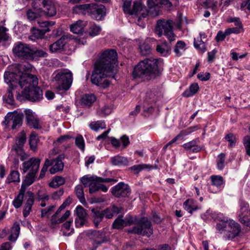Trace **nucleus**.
<instances>
[{"label":"nucleus","instance_id":"nucleus-1","mask_svg":"<svg viewBox=\"0 0 250 250\" xmlns=\"http://www.w3.org/2000/svg\"><path fill=\"white\" fill-rule=\"evenodd\" d=\"M117 61V53L115 50L104 52L95 63L91 77L92 83L104 88L107 87L110 84L109 79L114 78Z\"/></svg>","mask_w":250,"mask_h":250},{"label":"nucleus","instance_id":"nucleus-2","mask_svg":"<svg viewBox=\"0 0 250 250\" xmlns=\"http://www.w3.org/2000/svg\"><path fill=\"white\" fill-rule=\"evenodd\" d=\"M160 59L147 58L141 61L134 68L132 77L143 81L154 79L160 73L159 64Z\"/></svg>","mask_w":250,"mask_h":250},{"label":"nucleus","instance_id":"nucleus-3","mask_svg":"<svg viewBox=\"0 0 250 250\" xmlns=\"http://www.w3.org/2000/svg\"><path fill=\"white\" fill-rule=\"evenodd\" d=\"M38 84V80L35 75L25 74L21 77L19 85L21 88L24 87L21 93L23 98L32 102L40 101L42 98V92Z\"/></svg>","mask_w":250,"mask_h":250},{"label":"nucleus","instance_id":"nucleus-4","mask_svg":"<svg viewBox=\"0 0 250 250\" xmlns=\"http://www.w3.org/2000/svg\"><path fill=\"white\" fill-rule=\"evenodd\" d=\"M216 228L220 233H223L224 237L228 240L234 239L241 231L240 225L233 220L221 221L216 224Z\"/></svg>","mask_w":250,"mask_h":250},{"label":"nucleus","instance_id":"nucleus-5","mask_svg":"<svg viewBox=\"0 0 250 250\" xmlns=\"http://www.w3.org/2000/svg\"><path fill=\"white\" fill-rule=\"evenodd\" d=\"M52 81L58 84L59 89L67 90L73 82L72 73L68 69L57 70L52 75Z\"/></svg>","mask_w":250,"mask_h":250},{"label":"nucleus","instance_id":"nucleus-6","mask_svg":"<svg viewBox=\"0 0 250 250\" xmlns=\"http://www.w3.org/2000/svg\"><path fill=\"white\" fill-rule=\"evenodd\" d=\"M5 82L8 84L9 88L7 93L3 96V99L5 102L11 105L14 104V99L12 90L19 84V77L11 72H6L4 75Z\"/></svg>","mask_w":250,"mask_h":250},{"label":"nucleus","instance_id":"nucleus-7","mask_svg":"<svg viewBox=\"0 0 250 250\" xmlns=\"http://www.w3.org/2000/svg\"><path fill=\"white\" fill-rule=\"evenodd\" d=\"M128 232L149 237L153 234V230L151 222L146 217H142L136 225L129 229Z\"/></svg>","mask_w":250,"mask_h":250},{"label":"nucleus","instance_id":"nucleus-8","mask_svg":"<svg viewBox=\"0 0 250 250\" xmlns=\"http://www.w3.org/2000/svg\"><path fill=\"white\" fill-rule=\"evenodd\" d=\"M26 141V136L25 132L22 131L20 133L16 140L15 144L13 146L12 151H14L17 155L20 156L21 161H24L27 159L28 156L24 152L23 147Z\"/></svg>","mask_w":250,"mask_h":250},{"label":"nucleus","instance_id":"nucleus-9","mask_svg":"<svg viewBox=\"0 0 250 250\" xmlns=\"http://www.w3.org/2000/svg\"><path fill=\"white\" fill-rule=\"evenodd\" d=\"M23 115L22 113L18 112L15 110L13 112H8L5 117L4 123L7 126L11 124V128L14 129L17 126L22 125Z\"/></svg>","mask_w":250,"mask_h":250},{"label":"nucleus","instance_id":"nucleus-10","mask_svg":"<svg viewBox=\"0 0 250 250\" xmlns=\"http://www.w3.org/2000/svg\"><path fill=\"white\" fill-rule=\"evenodd\" d=\"M147 5L149 8L150 15L156 17L159 15L161 6L164 5L170 7L172 3L169 0H147Z\"/></svg>","mask_w":250,"mask_h":250},{"label":"nucleus","instance_id":"nucleus-11","mask_svg":"<svg viewBox=\"0 0 250 250\" xmlns=\"http://www.w3.org/2000/svg\"><path fill=\"white\" fill-rule=\"evenodd\" d=\"M111 192L116 198H126L130 195L131 189L128 185L121 182L112 188Z\"/></svg>","mask_w":250,"mask_h":250},{"label":"nucleus","instance_id":"nucleus-12","mask_svg":"<svg viewBox=\"0 0 250 250\" xmlns=\"http://www.w3.org/2000/svg\"><path fill=\"white\" fill-rule=\"evenodd\" d=\"M30 51L31 47L28 44L20 42L15 43L12 49V52L15 56L28 60Z\"/></svg>","mask_w":250,"mask_h":250},{"label":"nucleus","instance_id":"nucleus-13","mask_svg":"<svg viewBox=\"0 0 250 250\" xmlns=\"http://www.w3.org/2000/svg\"><path fill=\"white\" fill-rule=\"evenodd\" d=\"M149 8L146 9L144 7L140 0H136L134 1L132 8L130 9L129 15H135L138 17V21L141 18H146L147 15H150Z\"/></svg>","mask_w":250,"mask_h":250},{"label":"nucleus","instance_id":"nucleus-14","mask_svg":"<svg viewBox=\"0 0 250 250\" xmlns=\"http://www.w3.org/2000/svg\"><path fill=\"white\" fill-rule=\"evenodd\" d=\"M41 159L37 157L31 158L29 160L22 163V170L23 173L29 172L37 173L39 169Z\"/></svg>","mask_w":250,"mask_h":250},{"label":"nucleus","instance_id":"nucleus-15","mask_svg":"<svg viewBox=\"0 0 250 250\" xmlns=\"http://www.w3.org/2000/svg\"><path fill=\"white\" fill-rule=\"evenodd\" d=\"M106 9L103 5H98L96 3H91L89 15L92 19L101 21L105 16Z\"/></svg>","mask_w":250,"mask_h":250},{"label":"nucleus","instance_id":"nucleus-16","mask_svg":"<svg viewBox=\"0 0 250 250\" xmlns=\"http://www.w3.org/2000/svg\"><path fill=\"white\" fill-rule=\"evenodd\" d=\"M172 21L171 20H158L155 27L156 33L159 37H161L163 34L165 35L168 31L172 29Z\"/></svg>","mask_w":250,"mask_h":250},{"label":"nucleus","instance_id":"nucleus-17","mask_svg":"<svg viewBox=\"0 0 250 250\" xmlns=\"http://www.w3.org/2000/svg\"><path fill=\"white\" fill-rule=\"evenodd\" d=\"M239 218V220L242 224L250 227V210L248 204L241 203Z\"/></svg>","mask_w":250,"mask_h":250},{"label":"nucleus","instance_id":"nucleus-18","mask_svg":"<svg viewBox=\"0 0 250 250\" xmlns=\"http://www.w3.org/2000/svg\"><path fill=\"white\" fill-rule=\"evenodd\" d=\"M42 4L43 7V12L48 17H52L56 15V8L52 0H42Z\"/></svg>","mask_w":250,"mask_h":250},{"label":"nucleus","instance_id":"nucleus-19","mask_svg":"<svg viewBox=\"0 0 250 250\" xmlns=\"http://www.w3.org/2000/svg\"><path fill=\"white\" fill-rule=\"evenodd\" d=\"M103 179H109L110 181L108 182H93L92 184L90 185V188H89V192L90 194L95 193L100 190L103 192H106L108 190V188L105 185L103 184V183H109L113 182V183L117 182V180L112 178H103Z\"/></svg>","mask_w":250,"mask_h":250},{"label":"nucleus","instance_id":"nucleus-20","mask_svg":"<svg viewBox=\"0 0 250 250\" xmlns=\"http://www.w3.org/2000/svg\"><path fill=\"white\" fill-rule=\"evenodd\" d=\"M25 114L26 121L28 126L35 129H39L42 127L39 124V119L33 115L31 110L26 109Z\"/></svg>","mask_w":250,"mask_h":250},{"label":"nucleus","instance_id":"nucleus-21","mask_svg":"<svg viewBox=\"0 0 250 250\" xmlns=\"http://www.w3.org/2000/svg\"><path fill=\"white\" fill-rule=\"evenodd\" d=\"M75 212L78 218L75 219V224L77 227H82L86 219L87 213L86 210L82 206H78L77 207Z\"/></svg>","mask_w":250,"mask_h":250},{"label":"nucleus","instance_id":"nucleus-22","mask_svg":"<svg viewBox=\"0 0 250 250\" xmlns=\"http://www.w3.org/2000/svg\"><path fill=\"white\" fill-rule=\"evenodd\" d=\"M162 97L161 92L157 89L150 90L146 93L144 102L148 104L155 103Z\"/></svg>","mask_w":250,"mask_h":250},{"label":"nucleus","instance_id":"nucleus-23","mask_svg":"<svg viewBox=\"0 0 250 250\" xmlns=\"http://www.w3.org/2000/svg\"><path fill=\"white\" fill-rule=\"evenodd\" d=\"M88 235L90 239L93 240L98 245H100L107 241L105 234L102 231L90 230L89 231Z\"/></svg>","mask_w":250,"mask_h":250},{"label":"nucleus","instance_id":"nucleus-24","mask_svg":"<svg viewBox=\"0 0 250 250\" xmlns=\"http://www.w3.org/2000/svg\"><path fill=\"white\" fill-rule=\"evenodd\" d=\"M64 158V155L62 154L58 156L56 159L53 160L52 167L49 169L51 174H53L59 171H62L63 170L64 165L62 160Z\"/></svg>","mask_w":250,"mask_h":250},{"label":"nucleus","instance_id":"nucleus-25","mask_svg":"<svg viewBox=\"0 0 250 250\" xmlns=\"http://www.w3.org/2000/svg\"><path fill=\"white\" fill-rule=\"evenodd\" d=\"M26 194L28 198L26 200L23 210V215L25 218L30 214L35 201V196L32 192L28 191Z\"/></svg>","mask_w":250,"mask_h":250},{"label":"nucleus","instance_id":"nucleus-26","mask_svg":"<svg viewBox=\"0 0 250 250\" xmlns=\"http://www.w3.org/2000/svg\"><path fill=\"white\" fill-rule=\"evenodd\" d=\"M81 181L84 185V187H89V188H90V185L92 184L93 182H108L110 181V180L103 179L102 177L97 176L88 177L85 175L81 178Z\"/></svg>","mask_w":250,"mask_h":250},{"label":"nucleus","instance_id":"nucleus-27","mask_svg":"<svg viewBox=\"0 0 250 250\" xmlns=\"http://www.w3.org/2000/svg\"><path fill=\"white\" fill-rule=\"evenodd\" d=\"M68 38L67 36L63 35L61 37V38L57 41L54 43L51 44L49 46V50L52 52H57L58 50H59L62 49L64 45V44L66 43V41L68 40Z\"/></svg>","mask_w":250,"mask_h":250},{"label":"nucleus","instance_id":"nucleus-28","mask_svg":"<svg viewBox=\"0 0 250 250\" xmlns=\"http://www.w3.org/2000/svg\"><path fill=\"white\" fill-rule=\"evenodd\" d=\"M32 35L28 37L30 40L35 41L37 39H41L44 36L46 32H49L50 30L41 29L33 27L31 29Z\"/></svg>","mask_w":250,"mask_h":250},{"label":"nucleus","instance_id":"nucleus-29","mask_svg":"<svg viewBox=\"0 0 250 250\" xmlns=\"http://www.w3.org/2000/svg\"><path fill=\"white\" fill-rule=\"evenodd\" d=\"M110 162L112 165L117 166H126L129 164V160L127 158L119 155L111 157Z\"/></svg>","mask_w":250,"mask_h":250},{"label":"nucleus","instance_id":"nucleus-30","mask_svg":"<svg viewBox=\"0 0 250 250\" xmlns=\"http://www.w3.org/2000/svg\"><path fill=\"white\" fill-rule=\"evenodd\" d=\"M198 139L193 140L183 145V147L187 150L192 152H198L201 150L200 146L197 145Z\"/></svg>","mask_w":250,"mask_h":250},{"label":"nucleus","instance_id":"nucleus-31","mask_svg":"<svg viewBox=\"0 0 250 250\" xmlns=\"http://www.w3.org/2000/svg\"><path fill=\"white\" fill-rule=\"evenodd\" d=\"M103 210L104 216L107 219H111L120 212L121 208L115 205H112Z\"/></svg>","mask_w":250,"mask_h":250},{"label":"nucleus","instance_id":"nucleus-32","mask_svg":"<svg viewBox=\"0 0 250 250\" xmlns=\"http://www.w3.org/2000/svg\"><path fill=\"white\" fill-rule=\"evenodd\" d=\"M85 26V23L83 21L79 20L70 26V29L74 34H82Z\"/></svg>","mask_w":250,"mask_h":250},{"label":"nucleus","instance_id":"nucleus-33","mask_svg":"<svg viewBox=\"0 0 250 250\" xmlns=\"http://www.w3.org/2000/svg\"><path fill=\"white\" fill-rule=\"evenodd\" d=\"M47 56V53L41 49H34L31 48L30 57L29 60H38L41 58H45Z\"/></svg>","mask_w":250,"mask_h":250},{"label":"nucleus","instance_id":"nucleus-34","mask_svg":"<svg viewBox=\"0 0 250 250\" xmlns=\"http://www.w3.org/2000/svg\"><path fill=\"white\" fill-rule=\"evenodd\" d=\"M91 3L77 5L73 8V12L76 14H89Z\"/></svg>","mask_w":250,"mask_h":250},{"label":"nucleus","instance_id":"nucleus-35","mask_svg":"<svg viewBox=\"0 0 250 250\" xmlns=\"http://www.w3.org/2000/svg\"><path fill=\"white\" fill-rule=\"evenodd\" d=\"M91 211L93 213L94 223L95 226L97 227L104 217V210H101L98 208H93Z\"/></svg>","mask_w":250,"mask_h":250},{"label":"nucleus","instance_id":"nucleus-36","mask_svg":"<svg viewBox=\"0 0 250 250\" xmlns=\"http://www.w3.org/2000/svg\"><path fill=\"white\" fill-rule=\"evenodd\" d=\"M96 98L92 94H86L83 95L81 99V104L86 106H91L96 101Z\"/></svg>","mask_w":250,"mask_h":250},{"label":"nucleus","instance_id":"nucleus-37","mask_svg":"<svg viewBox=\"0 0 250 250\" xmlns=\"http://www.w3.org/2000/svg\"><path fill=\"white\" fill-rule=\"evenodd\" d=\"M20 225L18 223H15L11 229V234L8 237V240L11 242H15L20 233Z\"/></svg>","mask_w":250,"mask_h":250},{"label":"nucleus","instance_id":"nucleus-38","mask_svg":"<svg viewBox=\"0 0 250 250\" xmlns=\"http://www.w3.org/2000/svg\"><path fill=\"white\" fill-rule=\"evenodd\" d=\"M156 49L158 53H159L163 56H166L171 50V47L168 45L166 42H164L157 44Z\"/></svg>","mask_w":250,"mask_h":250},{"label":"nucleus","instance_id":"nucleus-39","mask_svg":"<svg viewBox=\"0 0 250 250\" xmlns=\"http://www.w3.org/2000/svg\"><path fill=\"white\" fill-rule=\"evenodd\" d=\"M70 215L69 210H66L64 214L59 218H58V215L54 214L51 216V221L52 224H60L66 220Z\"/></svg>","mask_w":250,"mask_h":250},{"label":"nucleus","instance_id":"nucleus-40","mask_svg":"<svg viewBox=\"0 0 250 250\" xmlns=\"http://www.w3.org/2000/svg\"><path fill=\"white\" fill-rule=\"evenodd\" d=\"M38 142L39 139L37 138V133L34 131H32L30 135L29 140V144L31 150L34 151H36Z\"/></svg>","mask_w":250,"mask_h":250},{"label":"nucleus","instance_id":"nucleus-41","mask_svg":"<svg viewBox=\"0 0 250 250\" xmlns=\"http://www.w3.org/2000/svg\"><path fill=\"white\" fill-rule=\"evenodd\" d=\"M199 89V86L197 83H192L188 89L184 91L183 93V96L186 97L192 96L198 92Z\"/></svg>","mask_w":250,"mask_h":250},{"label":"nucleus","instance_id":"nucleus-42","mask_svg":"<svg viewBox=\"0 0 250 250\" xmlns=\"http://www.w3.org/2000/svg\"><path fill=\"white\" fill-rule=\"evenodd\" d=\"M65 179L61 176H56L49 183V187L56 188L65 183Z\"/></svg>","mask_w":250,"mask_h":250},{"label":"nucleus","instance_id":"nucleus-43","mask_svg":"<svg viewBox=\"0 0 250 250\" xmlns=\"http://www.w3.org/2000/svg\"><path fill=\"white\" fill-rule=\"evenodd\" d=\"M75 192L77 198L79 199L82 203L85 202V200L84 196L83 189V186L81 185H77L75 188Z\"/></svg>","mask_w":250,"mask_h":250},{"label":"nucleus","instance_id":"nucleus-44","mask_svg":"<svg viewBox=\"0 0 250 250\" xmlns=\"http://www.w3.org/2000/svg\"><path fill=\"white\" fill-rule=\"evenodd\" d=\"M122 215L118 216L112 224L114 229H121L126 226V222L123 219Z\"/></svg>","mask_w":250,"mask_h":250},{"label":"nucleus","instance_id":"nucleus-45","mask_svg":"<svg viewBox=\"0 0 250 250\" xmlns=\"http://www.w3.org/2000/svg\"><path fill=\"white\" fill-rule=\"evenodd\" d=\"M89 127L92 130L97 131L101 129L105 128L106 125L104 121H98L91 123Z\"/></svg>","mask_w":250,"mask_h":250},{"label":"nucleus","instance_id":"nucleus-46","mask_svg":"<svg viewBox=\"0 0 250 250\" xmlns=\"http://www.w3.org/2000/svg\"><path fill=\"white\" fill-rule=\"evenodd\" d=\"M183 206L185 209L190 213H192L193 211L196 210L198 208V207L194 205L191 200H187L184 202Z\"/></svg>","mask_w":250,"mask_h":250},{"label":"nucleus","instance_id":"nucleus-47","mask_svg":"<svg viewBox=\"0 0 250 250\" xmlns=\"http://www.w3.org/2000/svg\"><path fill=\"white\" fill-rule=\"evenodd\" d=\"M200 40H196L195 38L194 40V47L200 50L201 52L204 53L207 50L205 42L201 40L202 34H200Z\"/></svg>","mask_w":250,"mask_h":250},{"label":"nucleus","instance_id":"nucleus-48","mask_svg":"<svg viewBox=\"0 0 250 250\" xmlns=\"http://www.w3.org/2000/svg\"><path fill=\"white\" fill-rule=\"evenodd\" d=\"M7 180L8 183L11 182H20V173L18 171L12 170L9 174Z\"/></svg>","mask_w":250,"mask_h":250},{"label":"nucleus","instance_id":"nucleus-49","mask_svg":"<svg viewBox=\"0 0 250 250\" xmlns=\"http://www.w3.org/2000/svg\"><path fill=\"white\" fill-rule=\"evenodd\" d=\"M186 44L183 41H178L175 47L174 51L176 54L177 56H180L182 55V52L185 50Z\"/></svg>","mask_w":250,"mask_h":250},{"label":"nucleus","instance_id":"nucleus-50","mask_svg":"<svg viewBox=\"0 0 250 250\" xmlns=\"http://www.w3.org/2000/svg\"><path fill=\"white\" fill-rule=\"evenodd\" d=\"M210 179L212 185L217 187L221 186L224 183V179L221 176L212 175Z\"/></svg>","mask_w":250,"mask_h":250},{"label":"nucleus","instance_id":"nucleus-51","mask_svg":"<svg viewBox=\"0 0 250 250\" xmlns=\"http://www.w3.org/2000/svg\"><path fill=\"white\" fill-rule=\"evenodd\" d=\"M36 174L33 172H29L22 182L27 186H30L34 182Z\"/></svg>","mask_w":250,"mask_h":250},{"label":"nucleus","instance_id":"nucleus-52","mask_svg":"<svg viewBox=\"0 0 250 250\" xmlns=\"http://www.w3.org/2000/svg\"><path fill=\"white\" fill-rule=\"evenodd\" d=\"M17 69L18 70L19 74L18 75L15 73L16 76H18L19 77V79H20L21 77H22L25 74H28L27 73H23L27 71L29 69H30V67L28 66H26L24 64H18L16 66ZM14 73V72H13Z\"/></svg>","mask_w":250,"mask_h":250},{"label":"nucleus","instance_id":"nucleus-53","mask_svg":"<svg viewBox=\"0 0 250 250\" xmlns=\"http://www.w3.org/2000/svg\"><path fill=\"white\" fill-rule=\"evenodd\" d=\"M140 51L142 55L146 56L149 54L151 51L150 46L146 42L143 43L140 46Z\"/></svg>","mask_w":250,"mask_h":250},{"label":"nucleus","instance_id":"nucleus-54","mask_svg":"<svg viewBox=\"0 0 250 250\" xmlns=\"http://www.w3.org/2000/svg\"><path fill=\"white\" fill-rule=\"evenodd\" d=\"M101 31V28L100 26L93 24L89 28V35L91 37H94L99 34Z\"/></svg>","mask_w":250,"mask_h":250},{"label":"nucleus","instance_id":"nucleus-55","mask_svg":"<svg viewBox=\"0 0 250 250\" xmlns=\"http://www.w3.org/2000/svg\"><path fill=\"white\" fill-rule=\"evenodd\" d=\"M225 139L229 143V147H232L235 146L236 137L232 133H229L227 134Z\"/></svg>","mask_w":250,"mask_h":250},{"label":"nucleus","instance_id":"nucleus-56","mask_svg":"<svg viewBox=\"0 0 250 250\" xmlns=\"http://www.w3.org/2000/svg\"><path fill=\"white\" fill-rule=\"evenodd\" d=\"M75 144L83 151L84 150V142L82 135H78L75 138Z\"/></svg>","mask_w":250,"mask_h":250},{"label":"nucleus","instance_id":"nucleus-57","mask_svg":"<svg viewBox=\"0 0 250 250\" xmlns=\"http://www.w3.org/2000/svg\"><path fill=\"white\" fill-rule=\"evenodd\" d=\"M225 160V154L222 153L219 154L218 156V160H217V168L219 170H222L223 169L224 167V162Z\"/></svg>","mask_w":250,"mask_h":250},{"label":"nucleus","instance_id":"nucleus-58","mask_svg":"<svg viewBox=\"0 0 250 250\" xmlns=\"http://www.w3.org/2000/svg\"><path fill=\"white\" fill-rule=\"evenodd\" d=\"M243 144L247 154L250 156V136H246L244 137Z\"/></svg>","mask_w":250,"mask_h":250},{"label":"nucleus","instance_id":"nucleus-59","mask_svg":"<svg viewBox=\"0 0 250 250\" xmlns=\"http://www.w3.org/2000/svg\"><path fill=\"white\" fill-rule=\"evenodd\" d=\"M122 1L124 2V4L123 6V10L125 14H128L129 12H130V6L132 0H122Z\"/></svg>","mask_w":250,"mask_h":250},{"label":"nucleus","instance_id":"nucleus-60","mask_svg":"<svg viewBox=\"0 0 250 250\" xmlns=\"http://www.w3.org/2000/svg\"><path fill=\"white\" fill-rule=\"evenodd\" d=\"M23 197L21 196V195H18L15 198L14 201H13V206L15 208H20L23 202Z\"/></svg>","mask_w":250,"mask_h":250},{"label":"nucleus","instance_id":"nucleus-61","mask_svg":"<svg viewBox=\"0 0 250 250\" xmlns=\"http://www.w3.org/2000/svg\"><path fill=\"white\" fill-rule=\"evenodd\" d=\"M242 31H243V28L241 27H235L227 29L226 30V33L229 35L231 33L239 34Z\"/></svg>","mask_w":250,"mask_h":250},{"label":"nucleus","instance_id":"nucleus-62","mask_svg":"<svg viewBox=\"0 0 250 250\" xmlns=\"http://www.w3.org/2000/svg\"><path fill=\"white\" fill-rule=\"evenodd\" d=\"M228 21L229 22H234L236 27H241L243 28L242 22L239 18L230 17L228 19Z\"/></svg>","mask_w":250,"mask_h":250},{"label":"nucleus","instance_id":"nucleus-63","mask_svg":"<svg viewBox=\"0 0 250 250\" xmlns=\"http://www.w3.org/2000/svg\"><path fill=\"white\" fill-rule=\"evenodd\" d=\"M146 167L147 166L146 165H137L130 167L129 169L135 171L136 173H138L140 171Z\"/></svg>","mask_w":250,"mask_h":250},{"label":"nucleus","instance_id":"nucleus-64","mask_svg":"<svg viewBox=\"0 0 250 250\" xmlns=\"http://www.w3.org/2000/svg\"><path fill=\"white\" fill-rule=\"evenodd\" d=\"M55 206H51L47 208L42 209L41 210V216L43 217L46 215L49 214L52 211H53L55 208Z\"/></svg>","mask_w":250,"mask_h":250}]
</instances>
